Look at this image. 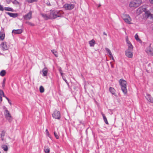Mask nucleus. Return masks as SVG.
Listing matches in <instances>:
<instances>
[{"instance_id": "43", "label": "nucleus", "mask_w": 153, "mask_h": 153, "mask_svg": "<svg viewBox=\"0 0 153 153\" xmlns=\"http://www.w3.org/2000/svg\"><path fill=\"white\" fill-rule=\"evenodd\" d=\"M126 42L129 41V40L128 39V36H127L126 37Z\"/></svg>"}, {"instance_id": "44", "label": "nucleus", "mask_w": 153, "mask_h": 153, "mask_svg": "<svg viewBox=\"0 0 153 153\" xmlns=\"http://www.w3.org/2000/svg\"><path fill=\"white\" fill-rule=\"evenodd\" d=\"M126 42L127 45L131 44V42H130L129 41Z\"/></svg>"}, {"instance_id": "16", "label": "nucleus", "mask_w": 153, "mask_h": 153, "mask_svg": "<svg viewBox=\"0 0 153 153\" xmlns=\"http://www.w3.org/2000/svg\"><path fill=\"white\" fill-rule=\"evenodd\" d=\"M147 100L150 102L153 103V99L149 94H147L146 97Z\"/></svg>"}, {"instance_id": "12", "label": "nucleus", "mask_w": 153, "mask_h": 153, "mask_svg": "<svg viewBox=\"0 0 153 153\" xmlns=\"http://www.w3.org/2000/svg\"><path fill=\"white\" fill-rule=\"evenodd\" d=\"M146 51L149 55L153 56V48L150 46H149L146 48Z\"/></svg>"}, {"instance_id": "14", "label": "nucleus", "mask_w": 153, "mask_h": 153, "mask_svg": "<svg viewBox=\"0 0 153 153\" xmlns=\"http://www.w3.org/2000/svg\"><path fill=\"white\" fill-rule=\"evenodd\" d=\"M23 32V30L21 29L13 30L12 33L14 34H19Z\"/></svg>"}, {"instance_id": "50", "label": "nucleus", "mask_w": 153, "mask_h": 153, "mask_svg": "<svg viewBox=\"0 0 153 153\" xmlns=\"http://www.w3.org/2000/svg\"><path fill=\"white\" fill-rule=\"evenodd\" d=\"M0 153H1V152H0Z\"/></svg>"}, {"instance_id": "30", "label": "nucleus", "mask_w": 153, "mask_h": 153, "mask_svg": "<svg viewBox=\"0 0 153 153\" xmlns=\"http://www.w3.org/2000/svg\"><path fill=\"white\" fill-rule=\"evenodd\" d=\"M39 91L41 93H42L44 92L45 89L43 86H40L39 87Z\"/></svg>"}, {"instance_id": "3", "label": "nucleus", "mask_w": 153, "mask_h": 153, "mask_svg": "<svg viewBox=\"0 0 153 153\" xmlns=\"http://www.w3.org/2000/svg\"><path fill=\"white\" fill-rule=\"evenodd\" d=\"M119 82L121 86V90L123 92L124 94H126L127 92L126 81L123 79H120L119 80Z\"/></svg>"}, {"instance_id": "41", "label": "nucleus", "mask_w": 153, "mask_h": 153, "mask_svg": "<svg viewBox=\"0 0 153 153\" xmlns=\"http://www.w3.org/2000/svg\"><path fill=\"white\" fill-rule=\"evenodd\" d=\"M5 97L6 98V99L7 100L9 103L10 104V105H11V102H10V100H9V99L7 98V97Z\"/></svg>"}, {"instance_id": "5", "label": "nucleus", "mask_w": 153, "mask_h": 153, "mask_svg": "<svg viewBox=\"0 0 153 153\" xmlns=\"http://www.w3.org/2000/svg\"><path fill=\"white\" fill-rule=\"evenodd\" d=\"M143 18L145 19L150 18L153 19V14H152L149 10H146L145 12V13L143 15Z\"/></svg>"}, {"instance_id": "19", "label": "nucleus", "mask_w": 153, "mask_h": 153, "mask_svg": "<svg viewBox=\"0 0 153 153\" xmlns=\"http://www.w3.org/2000/svg\"><path fill=\"white\" fill-rule=\"evenodd\" d=\"M5 33L4 31L0 32V39L1 40H3L4 38Z\"/></svg>"}, {"instance_id": "18", "label": "nucleus", "mask_w": 153, "mask_h": 153, "mask_svg": "<svg viewBox=\"0 0 153 153\" xmlns=\"http://www.w3.org/2000/svg\"><path fill=\"white\" fill-rule=\"evenodd\" d=\"M7 14L10 16V17L15 18L17 17L18 16V14L17 13H13L7 12Z\"/></svg>"}, {"instance_id": "21", "label": "nucleus", "mask_w": 153, "mask_h": 153, "mask_svg": "<svg viewBox=\"0 0 153 153\" xmlns=\"http://www.w3.org/2000/svg\"><path fill=\"white\" fill-rule=\"evenodd\" d=\"M90 47H94L95 44V42L94 39H92L89 42Z\"/></svg>"}, {"instance_id": "34", "label": "nucleus", "mask_w": 153, "mask_h": 153, "mask_svg": "<svg viewBox=\"0 0 153 153\" xmlns=\"http://www.w3.org/2000/svg\"><path fill=\"white\" fill-rule=\"evenodd\" d=\"M5 82H6V79L4 78V79L3 80L2 83V86L3 88L5 87Z\"/></svg>"}, {"instance_id": "40", "label": "nucleus", "mask_w": 153, "mask_h": 153, "mask_svg": "<svg viewBox=\"0 0 153 153\" xmlns=\"http://www.w3.org/2000/svg\"><path fill=\"white\" fill-rule=\"evenodd\" d=\"M4 10V8H3V6L0 4V10L3 11Z\"/></svg>"}, {"instance_id": "49", "label": "nucleus", "mask_w": 153, "mask_h": 153, "mask_svg": "<svg viewBox=\"0 0 153 153\" xmlns=\"http://www.w3.org/2000/svg\"><path fill=\"white\" fill-rule=\"evenodd\" d=\"M61 74L62 75V73H61Z\"/></svg>"}, {"instance_id": "42", "label": "nucleus", "mask_w": 153, "mask_h": 153, "mask_svg": "<svg viewBox=\"0 0 153 153\" xmlns=\"http://www.w3.org/2000/svg\"><path fill=\"white\" fill-rule=\"evenodd\" d=\"M6 1L7 4H9L11 1V0H6Z\"/></svg>"}, {"instance_id": "24", "label": "nucleus", "mask_w": 153, "mask_h": 153, "mask_svg": "<svg viewBox=\"0 0 153 153\" xmlns=\"http://www.w3.org/2000/svg\"><path fill=\"white\" fill-rule=\"evenodd\" d=\"M109 90L110 92L112 94L115 95H116V94L115 93V91L114 88L111 87L109 88Z\"/></svg>"}, {"instance_id": "29", "label": "nucleus", "mask_w": 153, "mask_h": 153, "mask_svg": "<svg viewBox=\"0 0 153 153\" xmlns=\"http://www.w3.org/2000/svg\"><path fill=\"white\" fill-rule=\"evenodd\" d=\"M51 52L54 54L56 57H57L58 56V53L56 51L54 50H51Z\"/></svg>"}, {"instance_id": "11", "label": "nucleus", "mask_w": 153, "mask_h": 153, "mask_svg": "<svg viewBox=\"0 0 153 153\" xmlns=\"http://www.w3.org/2000/svg\"><path fill=\"white\" fill-rule=\"evenodd\" d=\"M52 116L55 119H59L60 118V114L59 111H55L52 114Z\"/></svg>"}, {"instance_id": "46", "label": "nucleus", "mask_w": 153, "mask_h": 153, "mask_svg": "<svg viewBox=\"0 0 153 153\" xmlns=\"http://www.w3.org/2000/svg\"><path fill=\"white\" fill-rule=\"evenodd\" d=\"M2 101V96H0V102Z\"/></svg>"}, {"instance_id": "4", "label": "nucleus", "mask_w": 153, "mask_h": 153, "mask_svg": "<svg viewBox=\"0 0 153 153\" xmlns=\"http://www.w3.org/2000/svg\"><path fill=\"white\" fill-rule=\"evenodd\" d=\"M147 7L146 5H143L139 7L136 10V14L137 15H140L143 12L147 10Z\"/></svg>"}, {"instance_id": "32", "label": "nucleus", "mask_w": 153, "mask_h": 153, "mask_svg": "<svg viewBox=\"0 0 153 153\" xmlns=\"http://www.w3.org/2000/svg\"><path fill=\"white\" fill-rule=\"evenodd\" d=\"M4 10L6 11H13V10L12 8L9 7H5L4 9Z\"/></svg>"}, {"instance_id": "22", "label": "nucleus", "mask_w": 153, "mask_h": 153, "mask_svg": "<svg viewBox=\"0 0 153 153\" xmlns=\"http://www.w3.org/2000/svg\"><path fill=\"white\" fill-rule=\"evenodd\" d=\"M44 151L45 153H50V149L48 146H45L44 147Z\"/></svg>"}, {"instance_id": "8", "label": "nucleus", "mask_w": 153, "mask_h": 153, "mask_svg": "<svg viewBox=\"0 0 153 153\" xmlns=\"http://www.w3.org/2000/svg\"><path fill=\"white\" fill-rule=\"evenodd\" d=\"M63 7L66 10H71L73 9L74 7V5L71 4H65Z\"/></svg>"}, {"instance_id": "33", "label": "nucleus", "mask_w": 153, "mask_h": 153, "mask_svg": "<svg viewBox=\"0 0 153 153\" xmlns=\"http://www.w3.org/2000/svg\"><path fill=\"white\" fill-rule=\"evenodd\" d=\"M38 0H26V1L29 3H32L33 2H36Z\"/></svg>"}, {"instance_id": "17", "label": "nucleus", "mask_w": 153, "mask_h": 153, "mask_svg": "<svg viewBox=\"0 0 153 153\" xmlns=\"http://www.w3.org/2000/svg\"><path fill=\"white\" fill-rule=\"evenodd\" d=\"M105 49L107 51V53L109 54V56L111 58V59L114 61V60L111 51L107 48H105Z\"/></svg>"}, {"instance_id": "36", "label": "nucleus", "mask_w": 153, "mask_h": 153, "mask_svg": "<svg viewBox=\"0 0 153 153\" xmlns=\"http://www.w3.org/2000/svg\"><path fill=\"white\" fill-rule=\"evenodd\" d=\"M54 134L55 137L57 139H59V135L56 133L55 132H54Z\"/></svg>"}, {"instance_id": "6", "label": "nucleus", "mask_w": 153, "mask_h": 153, "mask_svg": "<svg viewBox=\"0 0 153 153\" xmlns=\"http://www.w3.org/2000/svg\"><path fill=\"white\" fill-rule=\"evenodd\" d=\"M4 114L6 119L9 122H11L13 120V118L10 112L6 109L5 110Z\"/></svg>"}, {"instance_id": "31", "label": "nucleus", "mask_w": 153, "mask_h": 153, "mask_svg": "<svg viewBox=\"0 0 153 153\" xmlns=\"http://www.w3.org/2000/svg\"><path fill=\"white\" fill-rule=\"evenodd\" d=\"M134 37H135V39L137 41H139V42H141V40L139 38V37H138V35H137V34H136L135 36H134Z\"/></svg>"}, {"instance_id": "27", "label": "nucleus", "mask_w": 153, "mask_h": 153, "mask_svg": "<svg viewBox=\"0 0 153 153\" xmlns=\"http://www.w3.org/2000/svg\"><path fill=\"white\" fill-rule=\"evenodd\" d=\"M1 147L4 151H7L8 150V147L6 145L2 146Z\"/></svg>"}, {"instance_id": "9", "label": "nucleus", "mask_w": 153, "mask_h": 153, "mask_svg": "<svg viewBox=\"0 0 153 153\" xmlns=\"http://www.w3.org/2000/svg\"><path fill=\"white\" fill-rule=\"evenodd\" d=\"M1 48L3 51H6L7 50L9 46L7 45V43L6 42H2L0 45Z\"/></svg>"}, {"instance_id": "23", "label": "nucleus", "mask_w": 153, "mask_h": 153, "mask_svg": "<svg viewBox=\"0 0 153 153\" xmlns=\"http://www.w3.org/2000/svg\"><path fill=\"white\" fill-rule=\"evenodd\" d=\"M101 114L102 116L104 121L105 122V123L106 124H107V125H108L109 123H108V121H107V120L106 117H105V116L104 114H103L102 113H101Z\"/></svg>"}, {"instance_id": "25", "label": "nucleus", "mask_w": 153, "mask_h": 153, "mask_svg": "<svg viewBox=\"0 0 153 153\" xmlns=\"http://www.w3.org/2000/svg\"><path fill=\"white\" fill-rule=\"evenodd\" d=\"M5 132L4 131H2L1 134V137L2 141L4 140V137L5 135Z\"/></svg>"}, {"instance_id": "1", "label": "nucleus", "mask_w": 153, "mask_h": 153, "mask_svg": "<svg viewBox=\"0 0 153 153\" xmlns=\"http://www.w3.org/2000/svg\"><path fill=\"white\" fill-rule=\"evenodd\" d=\"M64 13V12L62 10L51 11L50 12L51 19H55L57 17H62Z\"/></svg>"}, {"instance_id": "26", "label": "nucleus", "mask_w": 153, "mask_h": 153, "mask_svg": "<svg viewBox=\"0 0 153 153\" xmlns=\"http://www.w3.org/2000/svg\"><path fill=\"white\" fill-rule=\"evenodd\" d=\"M6 74V71L4 70H2L0 72V75L2 76H4Z\"/></svg>"}, {"instance_id": "13", "label": "nucleus", "mask_w": 153, "mask_h": 153, "mask_svg": "<svg viewBox=\"0 0 153 153\" xmlns=\"http://www.w3.org/2000/svg\"><path fill=\"white\" fill-rule=\"evenodd\" d=\"M32 12L30 11L28 13L23 16L24 19L26 20H30L32 18Z\"/></svg>"}, {"instance_id": "37", "label": "nucleus", "mask_w": 153, "mask_h": 153, "mask_svg": "<svg viewBox=\"0 0 153 153\" xmlns=\"http://www.w3.org/2000/svg\"><path fill=\"white\" fill-rule=\"evenodd\" d=\"M13 4H19V2H18L17 0H15L13 2Z\"/></svg>"}, {"instance_id": "28", "label": "nucleus", "mask_w": 153, "mask_h": 153, "mask_svg": "<svg viewBox=\"0 0 153 153\" xmlns=\"http://www.w3.org/2000/svg\"><path fill=\"white\" fill-rule=\"evenodd\" d=\"M128 46V49L127 50H133V47L131 44H130L127 45Z\"/></svg>"}, {"instance_id": "45", "label": "nucleus", "mask_w": 153, "mask_h": 153, "mask_svg": "<svg viewBox=\"0 0 153 153\" xmlns=\"http://www.w3.org/2000/svg\"><path fill=\"white\" fill-rule=\"evenodd\" d=\"M151 4H153V0H149Z\"/></svg>"}, {"instance_id": "15", "label": "nucleus", "mask_w": 153, "mask_h": 153, "mask_svg": "<svg viewBox=\"0 0 153 153\" xmlns=\"http://www.w3.org/2000/svg\"><path fill=\"white\" fill-rule=\"evenodd\" d=\"M41 15L45 20H47L49 19H51V16L50 13L48 14H41Z\"/></svg>"}, {"instance_id": "48", "label": "nucleus", "mask_w": 153, "mask_h": 153, "mask_svg": "<svg viewBox=\"0 0 153 153\" xmlns=\"http://www.w3.org/2000/svg\"><path fill=\"white\" fill-rule=\"evenodd\" d=\"M152 30H153V26L151 27Z\"/></svg>"}, {"instance_id": "2", "label": "nucleus", "mask_w": 153, "mask_h": 153, "mask_svg": "<svg viewBox=\"0 0 153 153\" xmlns=\"http://www.w3.org/2000/svg\"><path fill=\"white\" fill-rule=\"evenodd\" d=\"M142 4V0H131L129 4L131 8H137Z\"/></svg>"}, {"instance_id": "47", "label": "nucleus", "mask_w": 153, "mask_h": 153, "mask_svg": "<svg viewBox=\"0 0 153 153\" xmlns=\"http://www.w3.org/2000/svg\"><path fill=\"white\" fill-rule=\"evenodd\" d=\"M103 34L105 36H107V34L105 32L103 33Z\"/></svg>"}, {"instance_id": "7", "label": "nucleus", "mask_w": 153, "mask_h": 153, "mask_svg": "<svg viewBox=\"0 0 153 153\" xmlns=\"http://www.w3.org/2000/svg\"><path fill=\"white\" fill-rule=\"evenodd\" d=\"M123 19L124 21L127 24H132L131 22V19L128 15H124L123 16Z\"/></svg>"}, {"instance_id": "35", "label": "nucleus", "mask_w": 153, "mask_h": 153, "mask_svg": "<svg viewBox=\"0 0 153 153\" xmlns=\"http://www.w3.org/2000/svg\"><path fill=\"white\" fill-rule=\"evenodd\" d=\"M0 96H2L3 97H5L3 91L0 89Z\"/></svg>"}, {"instance_id": "38", "label": "nucleus", "mask_w": 153, "mask_h": 153, "mask_svg": "<svg viewBox=\"0 0 153 153\" xmlns=\"http://www.w3.org/2000/svg\"><path fill=\"white\" fill-rule=\"evenodd\" d=\"M26 23L28 25L32 26H33L34 25V24L31 23V22H26Z\"/></svg>"}, {"instance_id": "39", "label": "nucleus", "mask_w": 153, "mask_h": 153, "mask_svg": "<svg viewBox=\"0 0 153 153\" xmlns=\"http://www.w3.org/2000/svg\"><path fill=\"white\" fill-rule=\"evenodd\" d=\"M45 132H46V133L47 135L48 136V137H49L50 134H49V132H48V130L47 129H46V130Z\"/></svg>"}, {"instance_id": "20", "label": "nucleus", "mask_w": 153, "mask_h": 153, "mask_svg": "<svg viewBox=\"0 0 153 153\" xmlns=\"http://www.w3.org/2000/svg\"><path fill=\"white\" fill-rule=\"evenodd\" d=\"M42 72L44 76H46L48 72V69L47 68H45L42 70Z\"/></svg>"}, {"instance_id": "10", "label": "nucleus", "mask_w": 153, "mask_h": 153, "mask_svg": "<svg viewBox=\"0 0 153 153\" xmlns=\"http://www.w3.org/2000/svg\"><path fill=\"white\" fill-rule=\"evenodd\" d=\"M132 51V50H130L127 49L125 52L126 55L128 58H132L133 53Z\"/></svg>"}]
</instances>
